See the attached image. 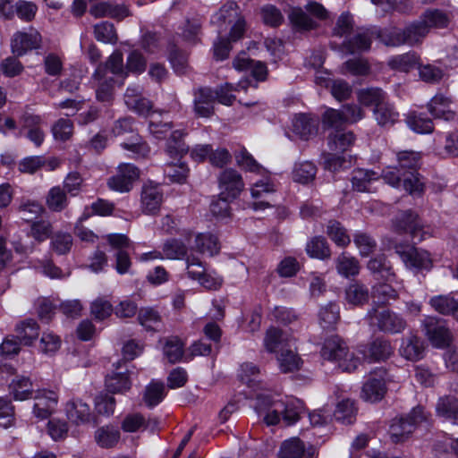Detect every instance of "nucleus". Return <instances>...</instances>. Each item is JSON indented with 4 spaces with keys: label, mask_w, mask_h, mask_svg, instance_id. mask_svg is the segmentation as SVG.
Returning <instances> with one entry per match:
<instances>
[{
    "label": "nucleus",
    "mask_w": 458,
    "mask_h": 458,
    "mask_svg": "<svg viewBox=\"0 0 458 458\" xmlns=\"http://www.w3.org/2000/svg\"><path fill=\"white\" fill-rule=\"evenodd\" d=\"M139 177L140 170L137 166L122 163L117 166L116 174L107 180V186L121 193L129 192Z\"/></svg>",
    "instance_id": "nucleus-8"
},
{
    "label": "nucleus",
    "mask_w": 458,
    "mask_h": 458,
    "mask_svg": "<svg viewBox=\"0 0 458 458\" xmlns=\"http://www.w3.org/2000/svg\"><path fill=\"white\" fill-rule=\"evenodd\" d=\"M385 93L378 88H368L358 91L357 98L360 104L365 106L381 105L385 101Z\"/></svg>",
    "instance_id": "nucleus-54"
},
{
    "label": "nucleus",
    "mask_w": 458,
    "mask_h": 458,
    "mask_svg": "<svg viewBox=\"0 0 458 458\" xmlns=\"http://www.w3.org/2000/svg\"><path fill=\"white\" fill-rule=\"evenodd\" d=\"M278 366L283 373L295 372L301 367L302 360L292 349H282L276 356Z\"/></svg>",
    "instance_id": "nucleus-33"
},
{
    "label": "nucleus",
    "mask_w": 458,
    "mask_h": 458,
    "mask_svg": "<svg viewBox=\"0 0 458 458\" xmlns=\"http://www.w3.org/2000/svg\"><path fill=\"white\" fill-rule=\"evenodd\" d=\"M406 123L417 133H431L434 130L432 120L417 112L407 114Z\"/></svg>",
    "instance_id": "nucleus-45"
},
{
    "label": "nucleus",
    "mask_w": 458,
    "mask_h": 458,
    "mask_svg": "<svg viewBox=\"0 0 458 458\" xmlns=\"http://www.w3.org/2000/svg\"><path fill=\"white\" fill-rule=\"evenodd\" d=\"M195 248L201 253L213 256L219 251L220 246L215 235L211 233H199L195 237Z\"/></svg>",
    "instance_id": "nucleus-51"
},
{
    "label": "nucleus",
    "mask_w": 458,
    "mask_h": 458,
    "mask_svg": "<svg viewBox=\"0 0 458 458\" xmlns=\"http://www.w3.org/2000/svg\"><path fill=\"white\" fill-rule=\"evenodd\" d=\"M217 182L220 196L231 199H237L245 187L242 174L233 168L224 169L219 174Z\"/></svg>",
    "instance_id": "nucleus-10"
},
{
    "label": "nucleus",
    "mask_w": 458,
    "mask_h": 458,
    "mask_svg": "<svg viewBox=\"0 0 458 458\" xmlns=\"http://www.w3.org/2000/svg\"><path fill=\"white\" fill-rule=\"evenodd\" d=\"M366 318L370 327L385 334H401L407 327V321L403 315L386 308L373 306L369 310Z\"/></svg>",
    "instance_id": "nucleus-3"
},
{
    "label": "nucleus",
    "mask_w": 458,
    "mask_h": 458,
    "mask_svg": "<svg viewBox=\"0 0 458 458\" xmlns=\"http://www.w3.org/2000/svg\"><path fill=\"white\" fill-rule=\"evenodd\" d=\"M101 68L104 76H108L107 73L110 72L118 80H121L120 85H123L127 78L123 53L119 50L114 51L105 63L99 64L97 67V69Z\"/></svg>",
    "instance_id": "nucleus-21"
},
{
    "label": "nucleus",
    "mask_w": 458,
    "mask_h": 458,
    "mask_svg": "<svg viewBox=\"0 0 458 458\" xmlns=\"http://www.w3.org/2000/svg\"><path fill=\"white\" fill-rule=\"evenodd\" d=\"M181 159H174V161L167 162L164 165L165 175L172 182L185 183L189 176L190 169Z\"/></svg>",
    "instance_id": "nucleus-32"
},
{
    "label": "nucleus",
    "mask_w": 458,
    "mask_h": 458,
    "mask_svg": "<svg viewBox=\"0 0 458 458\" xmlns=\"http://www.w3.org/2000/svg\"><path fill=\"white\" fill-rule=\"evenodd\" d=\"M112 133L114 136H122L126 133H132L130 142H123L121 144L122 148L132 152L136 157H145L150 152L148 145L142 141L139 134L134 133L133 120L129 117L117 120L112 129Z\"/></svg>",
    "instance_id": "nucleus-6"
},
{
    "label": "nucleus",
    "mask_w": 458,
    "mask_h": 458,
    "mask_svg": "<svg viewBox=\"0 0 458 458\" xmlns=\"http://www.w3.org/2000/svg\"><path fill=\"white\" fill-rule=\"evenodd\" d=\"M319 120L317 116L299 114L292 121V131L301 140H308L318 133Z\"/></svg>",
    "instance_id": "nucleus-17"
},
{
    "label": "nucleus",
    "mask_w": 458,
    "mask_h": 458,
    "mask_svg": "<svg viewBox=\"0 0 458 458\" xmlns=\"http://www.w3.org/2000/svg\"><path fill=\"white\" fill-rule=\"evenodd\" d=\"M11 394L15 400L24 401L32 396L33 385L30 379L24 376H17L9 386Z\"/></svg>",
    "instance_id": "nucleus-37"
},
{
    "label": "nucleus",
    "mask_w": 458,
    "mask_h": 458,
    "mask_svg": "<svg viewBox=\"0 0 458 458\" xmlns=\"http://www.w3.org/2000/svg\"><path fill=\"white\" fill-rule=\"evenodd\" d=\"M374 306L386 305L398 298L397 292L388 284H378L373 287Z\"/></svg>",
    "instance_id": "nucleus-52"
},
{
    "label": "nucleus",
    "mask_w": 458,
    "mask_h": 458,
    "mask_svg": "<svg viewBox=\"0 0 458 458\" xmlns=\"http://www.w3.org/2000/svg\"><path fill=\"white\" fill-rule=\"evenodd\" d=\"M339 318V307L335 302L321 307L318 313L319 324L323 329H334Z\"/></svg>",
    "instance_id": "nucleus-44"
},
{
    "label": "nucleus",
    "mask_w": 458,
    "mask_h": 458,
    "mask_svg": "<svg viewBox=\"0 0 458 458\" xmlns=\"http://www.w3.org/2000/svg\"><path fill=\"white\" fill-rule=\"evenodd\" d=\"M369 71L370 66L368 61L361 57L347 60L341 68L343 74L350 73L354 76H365L369 74Z\"/></svg>",
    "instance_id": "nucleus-61"
},
{
    "label": "nucleus",
    "mask_w": 458,
    "mask_h": 458,
    "mask_svg": "<svg viewBox=\"0 0 458 458\" xmlns=\"http://www.w3.org/2000/svg\"><path fill=\"white\" fill-rule=\"evenodd\" d=\"M346 302L352 306H361L369 301V289L359 282L349 284L344 293Z\"/></svg>",
    "instance_id": "nucleus-34"
},
{
    "label": "nucleus",
    "mask_w": 458,
    "mask_h": 458,
    "mask_svg": "<svg viewBox=\"0 0 458 458\" xmlns=\"http://www.w3.org/2000/svg\"><path fill=\"white\" fill-rule=\"evenodd\" d=\"M95 440L102 448H112L120 440V432L114 428L102 427L95 433Z\"/></svg>",
    "instance_id": "nucleus-56"
},
{
    "label": "nucleus",
    "mask_w": 458,
    "mask_h": 458,
    "mask_svg": "<svg viewBox=\"0 0 458 458\" xmlns=\"http://www.w3.org/2000/svg\"><path fill=\"white\" fill-rule=\"evenodd\" d=\"M306 251L311 258L325 259L330 257V249L325 238L316 236L306 245Z\"/></svg>",
    "instance_id": "nucleus-57"
},
{
    "label": "nucleus",
    "mask_w": 458,
    "mask_h": 458,
    "mask_svg": "<svg viewBox=\"0 0 458 458\" xmlns=\"http://www.w3.org/2000/svg\"><path fill=\"white\" fill-rule=\"evenodd\" d=\"M147 67V60L138 50H132L126 58L125 69L126 75L129 73L141 74Z\"/></svg>",
    "instance_id": "nucleus-64"
},
{
    "label": "nucleus",
    "mask_w": 458,
    "mask_h": 458,
    "mask_svg": "<svg viewBox=\"0 0 458 458\" xmlns=\"http://www.w3.org/2000/svg\"><path fill=\"white\" fill-rule=\"evenodd\" d=\"M106 387L108 392L124 393L131 388V381L127 373H113L106 377Z\"/></svg>",
    "instance_id": "nucleus-55"
},
{
    "label": "nucleus",
    "mask_w": 458,
    "mask_h": 458,
    "mask_svg": "<svg viewBox=\"0 0 458 458\" xmlns=\"http://www.w3.org/2000/svg\"><path fill=\"white\" fill-rule=\"evenodd\" d=\"M368 269L375 275L377 279L392 281L394 277L392 267L384 255L372 258L368 262Z\"/></svg>",
    "instance_id": "nucleus-36"
},
{
    "label": "nucleus",
    "mask_w": 458,
    "mask_h": 458,
    "mask_svg": "<svg viewBox=\"0 0 458 458\" xmlns=\"http://www.w3.org/2000/svg\"><path fill=\"white\" fill-rule=\"evenodd\" d=\"M89 13L95 18L109 17L118 21H122L131 15L126 5L110 2L97 3L90 7Z\"/></svg>",
    "instance_id": "nucleus-18"
},
{
    "label": "nucleus",
    "mask_w": 458,
    "mask_h": 458,
    "mask_svg": "<svg viewBox=\"0 0 458 458\" xmlns=\"http://www.w3.org/2000/svg\"><path fill=\"white\" fill-rule=\"evenodd\" d=\"M397 161L399 167L403 171V189L411 195L420 196L424 191V182L417 173L420 161L419 153L400 152L397 155Z\"/></svg>",
    "instance_id": "nucleus-4"
},
{
    "label": "nucleus",
    "mask_w": 458,
    "mask_h": 458,
    "mask_svg": "<svg viewBox=\"0 0 458 458\" xmlns=\"http://www.w3.org/2000/svg\"><path fill=\"white\" fill-rule=\"evenodd\" d=\"M158 424L157 420H148V421L140 413H132L127 415L123 423H122V428L125 432H136L140 430V428H147L150 425H152V428L157 427Z\"/></svg>",
    "instance_id": "nucleus-43"
},
{
    "label": "nucleus",
    "mask_w": 458,
    "mask_h": 458,
    "mask_svg": "<svg viewBox=\"0 0 458 458\" xmlns=\"http://www.w3.org/2000/svg\"><path fill=\"white\" fill-rule=\"evenodd\" d=\"M256 411L259 416H264V420L267 425H276L280 421L284 407V402L281 400L272 401L267 394H257Z\"/></svg>",
    "instance_id": "nucleus-13"
},
{
    "label": "nucleus",
    "mask_w": 458,
    "mask_h": 458,
    "mask_svg": "<svg viewBox=\"0 0 458 458\" xmlns=\"http://www.w3.org/2000/svg\"><path fill=\"white\" fill-rule=\"evenodd\" d=\"M327 233L339 247H346L351 242V238L347 234L345 228L338 221H329Z\"/></svg>",
    "instance_id": "nucleus-60"
},
{
    "label": "nucleus",
    "mask_w": 458,
    "mask_h": 458,
    "mask_svg": "<svg viewBox=\"0 0 458 458\" xmlns=\"http://www.w3.org/2000/svg\"><path fill=\"white\" fill-rule=\"evenodd\" d=\"M374 116L379 125L386 126L394 123L399 114L392 105L384 101L377 107H375Z\"/></svg>",
    "instance_id": "nucleus-58"
},
{
    "label": "nucleus",
    "mask_w": 458,
    "mask_h": 458,
    "mask_svg": "<svg viewBox=\"0 0 458 458\" xmlns=\"http://www.w3.org/2000/svg\"><path fill=\"white\" fill-rule=\"evenodd\" d=\"M288 19L293 27L299 30H310L318 26L317 22L301 7L291 8Z\"/></svg>",
    "instance_id": "nucleus-39"
},
{
    "label": "nucleus",
    "mask_w": 458,
    "mask_h": 458,
    "mask_svg": "<svg viewBox=\"0 0 458 458\" xmlns=\"http://www.w3.org/2000/svg\"><path fill=\"white\" fill-rule=\"evenodd\" d=\"M396 227L399 231L409 233L413 242H420L424 238L418 216L411 211L402 214L397 221Z\"/></svg>",
    "instance_id": "nucleus-23"
},
{
    "label": "nucleus",
    "mask_w": 458,
    "mask_h": 458,
    "mask_svg": "<svg viewBox=\"0 0 458 458\" xmlns=\"http://www.w3.org/2000/svg\"><path fill=\"white\" fill-rule=\"evenodd\" d=\"M314 454L312 446L306 447L301 440L293 437L282 444L279 458H313Z\"/></svg>",
    "instance_id": "nucleus-19"
},
{
    "label": "nucleus",
    "mask_w": 458,
    "mask_h": 458,
    "mask_svg": "<svg viewBox=\"0 0 458 458\" xmlns=\"http://www.w3.org/2000/svg\"><path fill=\"white\" fill-rule=\"evenodd\" d=\"M371 42L372 35L369 30H358L343 42L342 50L350 55L368 51Z\"/></svg>",
    "instance_id": "nucleus-20"
},
{
    "label": "nucleus",
    "mask_w": 458,
    "mask_h": 458,
    "mask_svg": "<svg viewBox=\"0 0 458 458\" xmlns=\"http://www.w3.org/2000/svg\"><path fill=\"white\" fill-rule=\"evenodd\" d=\"M335 268L339 275L348 278L359 275L360 267L356 258L344 252L336 258Z\"/></svg>",
    "instance_id": "nucleus-38"
},
{
    "label": "nucleus",
    "mask_w": 458,
    "mask_h": 458,
    "mask_svg": "<svg viewBox=\"0 0 458 458\" xmlns=\"http://www.w3.org/2000/svg\"><path fill=\"white\" fill-rule=\"evenodd\" d=\"M193 110L197 116L208 118L214 114L216 96L208 87H200L193 91Z\"/></svg>",
    "instance_id": "nucleus-15"
},
{
    "label": "nucleus",
    "mask_w": 458,
    "mask_h": 458,
    "mask_svg": "<svg viewBox=\"0 0 458 458\" xmlns=\"http://www.w3.org/2000/svg\"><path fill=\"white\" fill-rule=\"evenodd\" d=\"M421 327L432 346L444 349L452 344L453 335L445 321L428 316L422 320Z\"/></svg>",
    "instance_id": "nucleus-7"
},
{
    "label": "nucleus",
    "mask_w": 458,
    "mask_h": 458,
    "mask_svg": "<svg viewBox=\"0 0 458 458\" xmlns=\"http://www.w3.org/2000/svg\"><path fill=\"white\" fill-rule=\"evenodd\" d=\"M164 355L170 363H175L181 360L184 352V343L177 336L165 338Z\"/></svg>",
    "instance_id": "nucleus-42"
},
{
    "label": "nucleus",
    "mask_w": 458,
    "mask_h": 458,
    "mask_svg": "<svg viewBox=\"0 0 458 458\" xmlns=\"http://www.w3.org/2000/svg\"><path fill=\"white\" fill-rule=\"evenodd\" d=\"M317 167L310 161L297 163L293 171V181L300 183H309L315 179Z\"/></svg>",
    "instance_id": "nucleus-50"
},
{
    "label": "nucleus",
    "mask_w": 458,
    "mask_h": 458,
    "mask_svg": "<svg viewBox=\"0 0 458 458\" xmlns=\"http://www.w3.org/2000/svg\"><path fill=\"white\" fill-rule=\"evenodd\" d=\"M41 42V35L34 28H30L27 31H17L11 41L12 52L17 56H22L27 52L38 48Z\"/></svg>",
    "instance_id": "nucleus-11"
},
{
    "label": "nucleus",
    "mask_w": 458,
    "mask_h": 458,
    "mask_svg": "<svg viewBox=\"0 0 458 458\" xmlns=\"http://www.w3.org/2000/svg\"><path fill=\"white\" fill-rule=\"evenodd\" d=\"M211 23L217 27L219 34L226 30L228 25H232L229 32L232 41L239 40L245 31V21L239 13L237 4L233 1L225 4L213 14Z\"/></svg>",
    "instance_id": "nucleus-2"
},
{
    "label": "nucleus",
    "mask_w": 458,
    "mask_h": 458,
    "mask_svg": "<svg viewBox=\"0 0 458 458\" xmlns=\"http://www.w3.org/2000/svg\"><path fill=\"white\" fill-rule=\"evenodd\" d=\"M356 408L351 399H344L336 405L334 412L335 419L343 424H352L355 420Z\"/></svg>",
    "instance_id": "nucleus-48"
},
{
    "label": "nucleus",
    "mask_w": 458,
    "mask_h": 458,
    "mask_svg": "<svg viewBox=\"0 0 458 458\" xmlns=\"http://www.w3.org/2000/svg\"><path fill=\"white\" fill-rule=\"evenodd\" d=\"M286 340L284 337L282 330L270 327L267 330L264 338V346L268 352H281L286 348Z\"/></svg>",
    "instance_id": "nucleus-47"
},
{
    "label": "nucleus",
    "mask_w": 458,
    "mask_h": 458,
    "mask_svg": "<svg viewBox=\"0 0 458 458\" xmlns=\"http://www.w3.org/2000/svg\"><path fill=\"white\" fill-rule=\"evenodd\" d=\"M138 320L148 330L157 331L161 325V316L153 308L140 309L138 314Z\"/></svg>",
    "instance_id": "nucleus-62"
},
{
    "label": "nucleus",
    "mask_w": 458,
    "mask_h": 458,
    "mask_svg": "<svg viewBox=\"0 0 458 458\" xmlns=\"http://www.w3.org/2000/svg\"><path fill=\"white\" fill-rule=\"evenodd\" d=\"M427 420V415L421 406H418L404 418L394 420L390 426L389 435L394 443L404 441L413 432L416 426Z\"/></svg>",
    "instance_id": "nucleus-5"
},
{
    "label": "nucleus",
    "mask_w": 458,
    "mask_h": 458,
    "mask_svg": "<svg viewBox=\"0 0 458 458\" xmlns=\"http://www.w3.org/2000/svg\"><path fill=\"white\" fill-rule=\"evenodd\" d=\"M182 40L190 45H195L200 41L201 21L198 18L188 19L181 29Z\"/></svg>",
    "instance_id": "nucleus-46"
},
{
    "label": "nucleus",
    "mask_w": 458,
    "mask_h": 458,
    "mask_svg": "<svg viewBox=\"0 0 458 458\" xmlns=\"http://www.w3.org/2000/svg\"><path fill=\"white\" fill-rule=\"evenodd\" d=\"M388 66L398 72H408L414 69L419 64V57L414 52H409L403 55H399L391 57L388 62Z\"/></svg>",
    "instance_id": "nucleus-41"
},
{
    "label": "nucleus",
    "mask_w": 458,
    "mask_h": 458,
    "mask_svg": "<svg viewBox=\"0 0 458 458\" xmlns=\"http://www.w3.org/2000/svg\"><path fill=\"white\" fill-rule=\"evenodd\" d=\"M354 140L355 136L352 131L334 130L327 136V146L331 152L344 153L350 148Z\"/></svg>",
    "instance_id": "nucleus-25"
},
{
    "label": "nucleus",
    "mask_w": 458,
    "mask_h": 458,
    "mask_svg": "<svg viewBox=\"0 0 458 458\" xmlns=\"http://www.w3.org/2000/svg\"><path fill=\"white\" fill-rule=\"evenodd\" d=\"M393 352L390 341L378 337L369 344L367 350L364 351V356L370 360L380 361L388 359Z\"/></svg>",
    "instance_id": "nucleus-27"
},
{
    "label": "nucleus",
    "mask_w": 458,
    "mask_h": 458,
    "mask_svg": "<svg viewBox=\"0 0 458 458\" xmlns=\"http://www.w3.org/2000/svg\"><path fill=\"white\" fill-rule=\"evenodd\" d=\"M378 180L376 172L367 169H355L352 174V188L360 192L370 191L372 184Z\"/></svg>",
    "instance_id": "nucleus-31"
},
{
    "label": "nucleus",
    "mask_w": 458,
    "mask_h": 458,
    "mask_svg": "<svg viewBox=\"0 0 458 458\" xmlns=\"http://www.w3.org/2000/svg\"><path fill=\"white\" fill-rule=\"evenodd\" d=\"M34 401V415L40 420H45L55 410L58 394L53 390L40 389L36 392Z\"/></svg>",
    "instance_id": "nucleus-16"
},
{
    "label": "nucleus",
    "mask_w": 458,
    "mask_h": 458,
    "mask_svg": "<svg viewBox=\"0 0 458 458\" xmlns=\"http://www.w3.org/2000/svg\"><path fill=\"white\" fill-rule=\"evenodd\" d=\"M400 353L406 360L416 361L422 359L424 347L421 340L413 335L403 339Z\"/></svg>",
    "instance_id": "nucleus-30"
},
{
    "label": "nucleus",
    "mask_w": 458,
    "mask_h": 458,
    "mask_svg": "<svg viewBox=\"0 0 458 458\" xmlns=\"http://www.w3.org/2000/svg\"><path fill=\"white\" fill-rule=\"evenodd\" d=\"M394 250L407 267L429 269L432 267L430 255L425 250L402 243L396 244Z\"/></svg>",
    "instance_id": "nucleus-9"
},
{
    "label": "nucleus",
    "mask_w": 458,
    "mask_h": 458,
    "mask_svg": "<svg viewBox=\"0 0 458 458\" xmlns=\"http://www.w3.org/2000/svg\"><path fill=\"white\" fill-rule=\"evenodd\" d=\"M66 414L68 420L76 425L89 422L91 416L89 406L81 400L68 402L66 404Z\"/></svg>",
    "instance_id": "nucleus-28"
},
{
    "label": "nucleus",
    "mask_w": 458,
    "mask_h": 458,
    "mask_svg": "<svg viewBox=\"0 0 458 458\" xmlns=\"http://www.w3.org/2000/svg\"><path fill=\"white\" fill-rule=\"evenodd\" d=\"M386 370L380 368L372 372L369 379L365 382L361 390V397L370 403L380 401L386 392Z\"/></svg>",
    "instance_id": "nucleus-12"
},
{
    "label": "nucleus",
    "mask_w": 458,
    "mask_h": 458,
    "mask_svg": "<svg viewBox=\"0 0 458 458\" xmlns=\"http://www.w3.org/2000/svg\"><path fill=\"white\" fill-rule=\"evenodd\" d=\"M17 338L24 345H31L39 335V327L33 319H26L16 326Z\"/></svg>",
    "instance_id": "nucleus-35"
},
{
    "label": "nucleus",
    "mask_w": 458,
    "mask_h": 458,
    "mask_svg": "<svg viewBox=\"0 0 458 458\" xmlns=\"http://www.w3.org/2000/svg\"><path fill=\"white\" fill-rule=\"evenodd\" d=\"M323 359L335 361L343 371H354L360 360L349 352L346 343L338 335L327 338L320 351Z\"/></svg>",
    "instance_id": "nucleus-1"
},
{
    "label": "nucleus",
    "mask_w": 458,
    "mask_h": 458,
    "mask_svg": "<svg viewBox=\"0 0 458 458\" xmlns=\"http://www.w3.org/2000/svg\"><path fill=\"white\" fill-rule=\"evenodd\" d=\"M437 415L458 424V399L453 396L440 397L436 404Z\"/></svg>",
    "instance_id": "nucleus-29"
},
{
    "label": "nucleus",
    "mask_w": 458,
    "mask_h": 458,
    "mask_svg": "<svg viewBox=\"0 0 458 458\" xmlns=\"http://www.w3.org/2000/svg\"><path fill=\"white\" fill-rule=\"evenodd\" d=\"M378 38L386 46L389 47H397L407 44L405 30L399 28L385 29L378 33Z\"/></svg>",
    "instance_id": "nucleus-63"
},
{
    "label": "nucleus",
    "mask_w": 458,
    "mask_h": 458,
    "mask_svg": "<svg viewBox=\"0 0 458 458\" xmlns=\"http://www.w3.org/2000/svg\"><path fill=\"white\" fill-rule=\"evenodd\" d=\"M101 69H96L92 74V80L96 86V96L98 101L110 102L114 95V79L104 76Z\"/></svg>",
    "instance_id": "nucleus-22"
},
{
    "label": "nucleus",
    "mask_w": 458,
    "mask_h": 458,
    "mask_svg": "<svg viewBox=\"0 0 458 458\" xmlns=\"http://www.w3.org/2000/svg\"><path fill=\"white\" fill-rule=\"evenodd\" d=\"M429 304L437 312L445 316H453L457 308L458 300L451 295H437L429 300Z\"/></svg>",
    "instance_id": "nucleus-49"
},
{
    "label": "nucleus",
    "mask_w": 458,
    "mask_h": 458,
    "mask_svg": "<svg viewBox=\"0 0 458 458\" xmlns=\"http://www.w3.org/2000/svg\"><path fill=\"white\" fill-rule=\"evenodd\" d=\"M450 105L451 100L448 98L437 94L428 104V109L436 119L452 121L455 118V112L450 108Z\"/></svg>",
    "instance_id": "nucleus-24"
},
{
    "label": "nucleus",
    "mask_w": 458,
    "mask_h": 458,
    "mask_svg": "<svg viewBox=\"0 0 458 458\" xmlns=\"http://www.w3.org/2000/svg\"><path fill=\"white\" fill-rule=\"evenodd\" d=\"M186 132L182 130L173 131L165 143V151L172 159L182 158L189 151V146L184 142L183 138Z\"/></svg>",
    "instance_id": "nucleus-26"
},
{
    "label": "nucleus",
    "mask_w": 458,
    "mask_h": 458,
    "mask_svg": "<svg viewBox=\"0 0 458 458\" xmlns=\"http://www.w3.org/2000/svg\"><path fill=\"white\" fill-rule=\"evenodd\" d=\"M66 191L60 186L52 187L46 196V205L53 212H61L68 206Z\"/></svg>",
    "instance_id": "nucleus-40"
},
{
    "label": "nucleus",
    "mask_w": 458,
    "mask_h": 458,
    "mask_svg": "<svg viewBox=\"0 0 458 458\" xmlns=\"http://www.w3.org/2000/svg\"><path fill=\"white\" fill-rule=\"evenodd\" d=\"M236 164L246 172L262 174L265 169L254 159V157L242 148L234 154Z\"/></svg>",
    "instance_id": "nucleus-59"
},
{
    "label": "nucleus",
    "mask_w": 458,
    "mask_h": 458,
    "mask_svg": "<svg viewBox=\"0 0 458 458\" xmlns=\"http://www.w3.org/2000/svg\"><path fill=\"white\" fill-rule=\"evenodd\" d=\"M44 210L40 203L29 199L21 201L17 208L20 217L25 222H32L38 218Z\"/></svg>",
    "instance_id": "nucleus-53"
},
{
    "label": "nucleus",
    "mask_w": 458,
    "mask_h": 458,
    "mask_svg": "<svg viewBox=\"0 0 458 458\" xmlns=\"http://www.w3.org/2000/svg\"><path fill=\"white\" fill-rule=\"evenodd\" d=\"M163 191L157 184H144L140 192L141 211L146 215L157 214L163 202Z\"/></svg>",
    "instance_id": "nucleus-14"
}]
</instances>
